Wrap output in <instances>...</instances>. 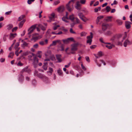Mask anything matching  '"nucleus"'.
<instances>
[{"label":"nucleus","mask_w":132,"mask_h":132,"mask_svg":"<svg viewBox=\"0 0 132 132\" xmlns=\"http://www.w3.org/2000/svg\"><path fill=\"white\" fill-rule=\"evenodd\" d=\"M28 59L29 61H33L32 64L34 67L36 68L37 66V64L38 63V60L35 54L32 53L31 55L28 56Z\"/></svg>","instance_id":"1"},{"label":"nucleus","mask_w":132,"mask_h":132,"mask_svg":"<svg viewBox=\"0 0 132 132\" xmlns=\"http://www.w3.org/2000/svg\"><path fill=\"white\" fill-rule=\"evenodd\" d=\"M127 32H125V35L121 39L122 35L121 34H118L117 35V37L118 38L116 44L118 45H122V42L123 40L125 39L127 37Z\"/></svg>","instance_id":"2"},{"label":"nucleus","mask_w":132,"mask_h":132,"mask_svg":"<svg viewBox=\"0 0 132 132\" xmlns=\"http://www.w3.org/2000/svg\"><path fill=\"white\" fill-rule=\"evenodd\" d=\"M74 1V0H71L67 4L66 8L69 11H71L73 10Z\"/></svg>","instance_id":"3"},{"label":"nucleus","mask_w":132,"mask_h":132,"mask_svg":"<svg viewBox=\"0 0 132 132\" xmlns=\"http://www.w3.org/2000/svg\"><path fill=\"white\" fill-rule=\"evenodd\" d=\"M38 77L39 78L42 79L44 82L45 84H48L50 82V79L44 75H40Z\"/></svg>","instance_id":"4"},{"label":"nucleus","mask_w":132,"mask_h":132,"mask_svg":"<svg viewBox=\"0 0 132 132\" xmlns=\"http://www.w3.org/2000/svg\"><path fill=\"white\" fill-rule=\"evenodd\" d=\"M78 45V43L73 44L71 45V53L72 54H75V52L77 50V47Z\"/></svg>","instance_id":"5"},{"label":"nucleus","mask_w":132,"mask_h":132,"mask_svg":"<svg viewBox=\"0 0 132 132\" xmlns=\"http://www.w3.org/2000/svg\"><path fill=\"white\" fill-rule=\"evenodd\" d=\"M93 35L92 32H90V35L87 37V43L89 44V45L91 44L92 41V38L93 37Z\"/></svg>","instance_id":"6"},{"label":"nucleus","mask_w":132,"mask_h":132,"mask_svg":"<svg viewBox=\"0 0 132 132\" xmlns=\"http://www.w3.org/2000/svg\"><path fill=\"white\" fill-rule=\"evenodd\" d=\"M37 24H34L31 26L28 30V34L29 35L31 34L36 28Z\"/></svg>","instance_id":"7"},{"label":"nucleus","mask_w":132,"mask_h":132,"mask_svg":"<svg viewBox=\"0 0 132 132\" xmlns=\"http://www.w3.org/2000/svg\"><path fill=\"white\" fill-rule=\"evenodd\" d=\"M63 43L65 44L69 43L70 41L75 42L74 39L72 37H70L67 38V39L62 40Z\"/></svg>","instance_id":"8"},{"label":"nucleus","mask_w":132,"mask_h":132,"mask_svg":"<svg viewBox=\"0 0 132 132\" xmlns=\"http://www.w3.org/2000/svg\"><path fill=\"white\" fill-rule=\"evenodd\" d=\"M48 43V40L45 39L42 40L39 42V44L41 46H44L47 45Z\"/></svg>","instance_id":"9"},{"label":"nucleus","mask_w":132,"mask_h":132,"mask_svg":"<svg viewBox=\"0 0 132 132\" xmlns=\"http://www.w3.org/2000/svg\"><path fill=\"white\" fill-rule=\"evenodd\" d=\"M132 42L130 41L128 39L126 40L124 42L123 46L126 47L128 45H130L131 44Z\"/></svg>","instance_id":"10"},{"label":"nucleus","mask_w":132,"mask_h":132,"mask_svg":"<svg viewBox=\"0 0 132 132\" xmlns=\"http://www.w3.org/2000/svg\"><path fill=\"white\" fill-rule=\"evenodd\" d=\"M24 78L22 74H20L19 75L18 80L19 82L22 83L23 81Z\"/></svg>","instance_id":"11"},{"label":"nucleus","mask_w":132,"mask_h":132,"mask_svg":"<svg viewBox=\"0 0 132 132\" xmlns=\"http://www.w3.org/2000/svg\"><path fill=\"white\" fill-rule=\"evenodd\" d=\"M131 24V23L130 22L126 21L125 24L126 28L128 29H129L131 27L130 24Z\"/></svg>","instance_id":"12"},{"label":"nucleus","mask_w":132,"mask_h":132,"mask_svg":"<svg viewBox=\"0 0 132 132\" xmlns=\"http://www.w3.org/2000/svg\"><path fill=\"white\" fill-rule=\"evenodd\" d=\"M78 15L80 18L84 22H86V20L84 19L83 18L84 17V16L83 14L81 13H79L78 14Z\"/></svg>","instance_id":"13"},{"label":"nucleus","mask_w":132,"mask_h":132,"mask_svg":"<svg viewBox=\"0 0 132 132\" xmlns=\"http://www.w3.org/2000/svg\"><path fill=\"white\" fill-rule=\"evenodd\" d=\"M64 7L63 5L59 6L57 9L58 11L60 12L61 13L63 12L64 10Z\"/></svg>","instance_id":"14"},{"label":"nucleus","mask_w":132,"mask_h":132,"mask_svg":"<svg viewBox=\"0 0 132 132\" xmlns=\"http://www.w3.org/2000/svg\"><path fill=\"white\" fill-rule=\"evenodd\" d=\"M104 16L103 15H100L98 16L96 20V24H98L100 22V20L103 19Z\"/></svg>","instance_id":"15"},{"label":"nucleus","mask_w":132,"mask_h":132,"mask_svg":"<svg viewBox=\"0 0 132 132\" xmlns=\"http://www.w3.org/2000/svg\"><path fill=\"white\" fill-rule=\"evenodd\" d=\"M68 13L67 12H66L65 16H64L62 18V20L65 22H68V21L67 20V19H68Z\"/></svg>","instance_id":"16"},{"label":"nucleus","mask_w":132,"mask_h":132,"mask_svg":"<svg viewBox=\"0 0 132 132\" xmlns=\"http://www.w3.org/2000/svg\"><path fill=\"white\" fill-rule=\"evenodd\" d=\"M42 37V35H38V36L34 37L32 38L31 40L36 41L39 39H40Z\"/></svg>","instance_id":"17"},{"label":"nucleus","mask_w":132,"mask_h":132,"mask_svg":"<svg viewBox=\"0 0 132 132\" xmlns=\"http://www.w3.org/2000/svg\"><path fill=\"white\" fill-rule=\"evenodd\" d=\"M55 17V14L54 13H52L51 15L50 16H49L50 20L48 21L51 22V21L53 20Z\"/></svg>","instance_id":"18"},{"label":"nucleus","mask_w":132,"mask_h":132,"mask_svg":"<svg viewBox=\"0 0 132 132\" xmlns=\"http://www.w3.org/2000/svg\"><path fill=\"white\" fill-rule=\"evenodd\" d=\"M80 2L78 1H77L76 3V5L75 6V8L78 10H80Z\"/></svg>","instance_id":"19"},{"label":"nucleus","mask_w":132,"mask_h":132,"mask_svg":"<svg viewBox=\"0 0 132 132\" xmlns=\"http://www.w3.org/2000/svg\"><path fill=\"white\" fill-rule=\"evenodd\" d=\"M58 43L60 44L61 43L60 40H58L53 42L52 43L51 45V46H55L56 45L57 43Z\"/></svg>","instance_id":"20"},{"label":"nucleus","mask_w":132,"mask_h":132,"mask_svg":"<svg viewBox=\"0 0 132 132\" xmlns=\"http://www.w3.org/2000/svg\"><path fill=\"white\" fill-rule=\"evenodd\" d=\"M57 59L59 62H61L62 60L61 59V55L60 54H57L56 55Z\"/></svg>","instance_id":"21"},{"label":"nucleus","mask_w":132,"mask_h":132,"mask_svg":"<svg viewBox=\"0 0 132 132\" xmlns=\"http://www.w3.org/2000/svg\"><path fill=\"white\" fill-rule=\"evenodd\" d=\"M17 34L16 33L12 34L11 33L10 34V37H9V39L10 40H11L13 39L16 36Z\"/></svg>","instance_id":"22"},{"label":"nucleus","mask_w":132,"mask_h":132,"mask_svg":"<svg viewBox=\"0 0 132 132\" xmlns=\"http://www.w3.org/2000/svg\"><path fill=\"white\" fill-rule=\"evenodd\" d=\"M25 21V20L23 19L20 22L19 24V28H21L22 27Z\"/></svg>","instance_id":"23"},{"label":"nucleus","mask_w":132,"mask_h":132,"mask_svg":"<svg viewBox=\"0 0 132 132\" xmlns=\"http://www.w3.org/2000/svg\"><path fill=\"white\" fill-rule=\"evenodd\" d=\"M75 18L74 15L72 14L69 15V17L68 18V19L71 20L72 22H73Z\"/></svg>","instance_id":"24"},{"label":"nucleus","mask_w":132,"mask_h":132,"mask_svg":"<svg viewBox=\"0 0 132 132\" xmlns=\"http://www.w3.org/2000/svg\"><path fill=\"white\" fill-rule=\"evenodd\" d=\"M22 42H23V44L22 45V47H27L28 45V43H27L25 42H23V40H22Z\"/></svg>","instance_id":"25"},{"label":"nucleus","mask_w":132,"mask_h":132,"mask_svg":"<svg viewBox=\"0 0 132 132\" xmlns=\"http://www.w3.org/2000/svg\"><path fill=\"white\" fill-rule=\"evenodd\" d=\"M38 71L36 70H35L34 74V76H36L39 78V76H40V75H43V74L40 73H38Z\"/></svg>","instance_id":"26"},{"label":"nucleus","mask_w":132,"mask_h":132,"mask_svg":"<svg viewBox=\"0 0 132 132\" xmlns=\"http://www.w3.org/2000/svg\"><path fill=\"white\" fill-rule=\"evenodd\" d=\"M13 27V26L11 24H9L6 26V28L7 30H10Z\"/></svg>","instance_id":"27"},{"label":"nucleus","mask_w":132,"mask_h":132,"mask_svg":"<svg viewBox=\"0 0 132 132\" xmlns=\"http://www.w3.org/2000/svg\"><path fill=\"white\" fill-rule=\"evenodd\" d=\"M57 72L58 75H59L61 76H62L63 75L62 71V70H61L60 69L57 70Z\"/></svg>","instance_id":"28"},{"label":"nucleus","mask_w":132,"mask_h":132,"mask_svg":"<svg viewBox=\"0 0 132 132\" xmlns=\"http://www.w3.org/2000/svg\"><path fill=\"white\" fill-rule=\"evenodd\" d=\"M112 18V16H108L106 17L105 20L108 21H111V19Z\"/></svg>","instance_id":"29"},{"label":"nucleus","mask_w":132,"mask_h":132,"mask_svg":"<svg viewBox=\"0 0 132 132\" xmlns=\"http://www.w3.org/2000/svg\"><path fill=\"white\" fill-rule=\"evenodd\" d=\"M105 46L109 49H111L113 47H114V46L113 45H105Z\"/></svg>","instance_id":"30"},{"label":"nucleus","mask_w":132,"mask_h":132,"mask_svg":"<svg viewBox=\"0 0 132 132\" xmlns=\"http://www.w3.org/2000/svg\"><path fill=\"white\" fill-rule=\"evenodd\" d=\"M25 16L24 15H21L18 18V21H20L24 18Z\"/></svg>","instance_id":"31"},{"label":"nucleus","mask_w":132,"mask_h":132,"mask_svg":"<svg viewBox=\"0 0 132 132\" xmlns=\"http://www.w3.org/2000/svg\"><path fill=\"white\" fill-rule=\"evenodd\" d=\"M101 7H99L98 8H96L94 9V12H97L98 11H100L101 10Z\"/></svg>","instance_id":"32"},{"label":"nucleus","mask_w":132,"mask_h":132,"mask_svg":"<svg viewBox=\"0 0 132 132\" xmlns=\"http://www.w3.org/2000/svg\"><path fill=\"white\" fill-rule=\"evenodd\" d=\"M116 22L119 25H121L122 24V21L119 19H117L116 20Z\"/></svg>","instance_id":"33"},{"label":"nucleus","mask_w":132,"mask_h":132,"mask_svg":"<svg viewBox=\"0 0 132 132\" xmlns=\"http://www.w3.org/2000/svg\"><path fill=\"white\" fill-rule=\"evenodd\" d=\"M14 55V53L13 52H11L9 54V55L8 56V57H10L11 58H12L13 57V56Z\"/></svg>","instance_id":"34"},{"label":"nucleus","mask_w":132,"mask_h":132,"mask_svg":"<svg viewBox=\"0 0 132 132\" xmlns=\"http://www.w3.org/2000/svg\"><path fill=\"white\" fill-rule=\"evenodd\" d=\"M75 19L76 24L80 23V21L77 18L75 17Z\"/></svg>","instance_id":"35"},{"label":"nucleus","mask_w":132,"mask_h":132,"mask_svg":"<svg viewBox=\"0 0 132 132\" xmlns=\"http://www.w3.org/2000/svg\"><path fill=\"white\" fill-rule=\"evenodd\" d=\"M51 52L50 51H48L47 52V53H46L45 54V55L46 56H48V57H50L51 55Z\"/></svg>","instance_id":"36"},{"label":"nucleus","mask_w":132,"mask_h":132,"mask_svg":"<svg viewBox=\"0 0 132 132\" xmlns=\"http://www.w3.org/2000/svg\"><path fill=\"white\" fill-rule=\"evenodd\" d=\"M87 34V33L85 32H82L80 33V36L81 37L85 36Z\"/></svg>","instance_id":"37"},{"label":"nucleus","mask_w":132,"mask_h":132,"mask_svg":"<svg viewBox=\"0 0 132 132\" xmlns=\"http://www.w3.org/2000/svg\"><path fill=\"white\" fill-rule=\"evenodd\" d=\"M28 66L26 67L22 70V72L24 71H27L28 70Z\"/></svg>","instance_id":"38"},{"label":"nucleus","mask_w":132,"mask_h":132,"mask_svg":"<svg viewBox=\"0 0 132 132\" xmlns=\"http://www.w3.org/2000/svg\"><path fill=\"white\" fill-rule=\"evenodd\" d=\"M39 27L41 28L42 30H45L46 29L43 26H42L41 24H39L38 26Z\"/></svg>","instance_id":"39"},{"label":"nucleus","mask_w":132,"mask_h":132,"mask_svg":"<svg viewBox=\"0 0 132 132\" xmlns=\"http://www.w3.org/2000/svg\"><path fill=\"white\" fill-rule=\"evenodd\" d=\"M60 26L59 25H57L55 26H53V29L55 30L57 29V28L60 27Z\"/></svg>","instance_id":"40"},{"label":"nucleus","mask_w":132,"mask_h":132,"mask_svg":"<svg viewBox=\"0 0 132 132\" xmlns=\"http://www.w3.org/2000/svg\"><path fill=\"white\" fill-rule=\"evenodd\" d=\"M112 34V32L110 31H108L106 32L105 34L107 35H110Z\"/></svg>","instance_id":"41"},{"label":"nucleus","mask_w":132,"mask_h":132,"mask_svg":"<svg viewBox=\"0 0 132 132\" xmlns=\"http://www.w3.org/2000/svg\"><path fill=\"white\" fill-rule=\"evenodd\" d=\"M35 0H28L27 1V3L29 4H31L32 2L34 1Z\"/></svg>","instance_id":"42"},{"label":"nucleus","mask_w":132,"mask_h":132,"mask_svg":"<svg viewBox=\"0 0 132 132\" xmlns=\"http://www.w3.org/2000/svg\"><path fill=\"white\" fill-rule=\"evenodd\" d=\"M60 3V1L59 0H57V1H55L54 2V3L53 4V5H56L57 4H58L59 3Z\"/></svg>","instance_id":"43"},{"label":"nucleus","mask_w":132,"mask_h":132,"mask_svg":"<svg viewBox=\"0 0 132 132\" xmlns=\"http://www.w3.org/2000/svg\"><path fill=\"white\" fill-rule=\"evenodd\" d=\"M18 29V27H15L13 28L12 29V32H13L14 31H16V30Z\"/></svg>","instance_id":"44"},{"label":"nucleus","mask_w":132,"mask_h":132,"mask_svg":"<svg viewBox=\"0 0 132 132\" xmlns=\"http://www.w3.org/2000/svg\"><path fill=\"white\" fill-rule=\"evenodd\" d=\"M19 45V43L18 42L16 43L15 46V48L16 50L18 48V46Z\"/></svg>","instance_id":"45"},{"label":"nucleus","mask_w":132,"mask_h":132,"mask_svg":"<svg viewBox=\"0 0 132 132\" xmlns=\"http://www.w3.org/2000/svg\"><path fill=\"white\" fill-rule=\"evenodd\" d=\"M86 2V0H80V2L82 4H85Z\"/></svg>","instance_id":"46"},{"label":"nucleus","mask_w":132,"mask_h":132,"mask_svg":"<svg viewBox=\"0 0 132 132\" xmlns=\"http://www.w3.org/2000/svg\"><path fill=\"white\" fill-rule=\"evenodd\" d=\"M85 59H86V61L88 62H90V60L89 59V57L88 56H86Z\"/></svg>","instance_id":"47"},{"label":"nucleus","mask_w":132,"mask_h":132,"mask_svg":"<svg viewBox=\"0 0 132 132\" xmlns=\"http://www.w3.org/2000/svg\"><path fill=\"white\" fill-rule=\"evenodd\" d=\"M19 48H18L17 50H16L15 52V54H16L17 56H18L20 53L18 52V51L19 50Z\"/></svg>","instance_id":"48"},{"label":"nucleus","mask_w":132,"mask_h":132,"mask_svg":"<svg viewBox=\"0 0 132 132\" xmlns=\"http://www.w3.org/2000/svg\"><path fill=\"white\" fill-rule=\"evenodd\" d=\"M12 12L11 11H10L8 12H7L5 13V14L7 15H9Z\"/></svg>","instance_id":"49"},{"label":"nucleus","mask_w":132,"mask_h":132,"mask_svg":"<svg viewBox=\"0 0 132 132\" xmlns=\"http://www.w3.org/2000/svg\"><path fill=\"white\" fill-rule=\"evenodd\" d=\"M38 46V45L37 44H36L33 45V47L35 48H37Z\"/></svg>","instance_id":"50"},{"label":"nucleus","mask_w":132,"mask_h":132,"mask_svg":"<svg viewBox=\"0 0 132 132\" xmlns=\"http://www.w3.org/2000/svg\"><path fill=\"white\" fill-rule=\"evenodd\" d=\"M17 65L18 66H21L23 65V64L21 63L20 61H19L17 64Z\"/></svg>","instance_id":"51"},{"label":"nucleus","mask_w":132,"mask_h":132,"mask_svg":"<svg viewBox=\"0 0 132 132\" xmlns=\"http://www.w3.org/2000/svg\"><path fill=\"white\" fill-rule=\"evenodd\" d=\"M111 9V8L110 6H107L106 7V10L108 12H109L110 11V10Z\"/></svg>","instance_id":"52"},{"label":"nucleus","mask_w":132,"mask_h":132,"mask_svg":"<svg viewBox=\"0 0 132 132\" xmlns=\"http://www.w3.org/2000/svg\"><path fill=\"white\" fill-rule=\"evenodd\" d=\"M102 53L101 51L99 52L98 54V55L100 57L102 56Z\"/></svg>","instance_id":"53"},{"label":"nucleus","mask_w":132,"mask_h":132,"mask_svg":"<svg viewBox=\"0 0 132 132\" xmlns=\"http://www.w3.org/2000/svg\"><path fill=\"white\" fill-rule=\"evenodd\" d=\"M96 45H93L91 46L90 48L91 49H93L96 48Z\"/></svg>","instance_id":"54"},{"label":"nucleus","mask_w":132,"mask_h":132,"mask_svg":"<svg viewBox=\"0 0 132 132\" xmlns=\"http://www.w3.org/2000/svg\"><path fill=\"white\" fill-rule=\"evenodd\" d=\"M71 63L70 62H69L67 65H65V67L66 68H68L70 66L71 64Z\"/></svg>","instance_id":"55"},{"label":"nucleus","mask_w":132,"mask_h":132,"mask_svg":"<svg viewBox=\"0 0 132 132\" xmlns=\"http://www.w3.org/2000/svg\"><path fill=\"white\" fill-rule=\"evenodd\" d=\"M95 63L99 67H100L101 66V64H98V63L97 62V60H95Z\"/></svg>","instance_id":"56"},{"label":"nucleus","mask_w":132,"mask_h":132,"mask_svg":"<svg viewBox=\"0 0 132 132\" xmlns=\"http://www.w3.org/2000/svg\"><path fill=\"white\" fill-rule=\"evenodd\" d=\"M82 68L84 70H86V69L85 67L83 65V64H82L81 65Z\"/></svg>","instance_id":"57"},{"label":"nucleus","mask_w":132,"mask_h":132,"mask_svg":"<svg viewBox=\"0 0 132 132\" xmlns=\"http://www.w3.org/2000/svg\"><path fill=\"white\" fill-rule=\"evenodd\" d=\"M70 32L73 34H75L76 32L73 30V29L72 28H71L70 29Z\"/></svg>","instance_id":"58"},{"label":"nucleus","mask_w":132,"mask_h":132,"mask_svg":"<svg viewBox=\"0 0 132 132\" xmlns=\"http://www.w3.org/2000/svg\"><path fill=\"white\" fill-rule=\"evenodd\" d=\"M108 24L105 23H103L102 25V27H107Z\"/></svg>","instance_id":"59"},{"label":"nucleus","mask_w":132,"mask_h":132,"mask_svg":"<svg viewBox=\"0 0 132 132\" xmlns=\"http://www.w3.org/2000/svg\"><path fill=\"white\" fill-rule=\"evenodd\" d=\"M100 41L102 43H105L103 41V38L101 37V38L99 39Z\"/></svg>","instance_id":"60"},{"label":"nucleus","mask_w":132,"mask_h":132,"mask_svg":"<svg viewBox=\"0 0 132 132\" xmlns=\"http://www.w3.org/2000/svg\"><path fill=\"white\" fill-rule=\"evenodd\" d=\"M99 2L97 1L94 5V6H97L99 4Z\"/></svg>","instance_id":"61"},{"label":"nucleus","mask_w":132,"mask_h":132,"mask_svg":"<svg viewBox=\"0 0 132 132\" xmlns=\"http://www.w3.org/2000/svg\"><path fill=\"white\" fill-rule=\"evenodd\" d=\"M76 24V23L75 22H74L72 23H71L70 24L71 27L72 28Z\"/></svg>","instance_id":"62"},{"label":"nucleus","mask_w":132,"mask_h":132,"mask_svg":"<svg viewBox=\"0 0 132 132\" xmlns=\"http://www.w3.org/2000/svg\"><path fill=\"white\" fill-rule=\"evenodd\" d=\"M43 68L44 70H46L47 69V66L45 65H43Z\"/></svg>","instance_id":"63"},{"label":"nucleus","mask_w":132,"mask_h":132,"mask_svg":"<svg viewBox=\"0 0 132 132\" xmlns=\"http://www.w3.org/2000/svg\"><path fill=\"white\" fill-rule=\"evenodd\" d=\"M3 40L4 42L6 40V37L5 35H4L3 36Z\"/></svg>","instance_id":"64"}]
</instances>
